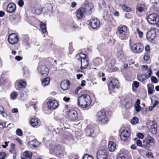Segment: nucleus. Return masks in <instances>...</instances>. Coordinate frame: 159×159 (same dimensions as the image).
I'll return each instance as SVG.
<instances>
[{
	"instance_id": "nucleus-1",
	"label": "nucleus",
	"mask_w": 159,
	"mask_h": 159,
	"mask_svg": "<svg viewBox=\"0 0 159 159\" xmlns=\"http://www.w3.org/2000/svg\"><path fill=\"white\" fill-rule=\"evenodd\" d=\"M93 6L91 3H88L82 6L76 11V17L78 19H81L87 14L91 13Z\"/></svg>"
},
{
	"instance_id": "nucleus-2",
	"label": "nucleus",
	"mask_w": 159,
	"mask_h": 159,
	"mask_svg": "<svg viewBox=\"0 0 159 159\" xmlns=\"http://www.w3.org/2000/svg\"><path fill=\"white\" fill-rule=\"evenodd\" d=\"M92 102L89 95L84 94L79 96L77 99V105L82 108H88Z\"/></svg>"
},
{
	"instance_id": "nucleus-3",
	"label": "nucleus",
	"mask_w": 159,
	"mask_h": 159,
	"mask_svg": "<svg viewBox=\"0 0 159 159\" xmlns=\"http://www.w3.org/2000/svg\"><path fill=\"white\" fill-rule=\"evenodd\" d=\"M155 143L154 138L150 136H147L143 140V148L147 149L150 148L151 144H154Z\"/></svg>"
},
{
	"instance_id": "nucleus-4",
	"label": "nucleus",
	"mask_w": 159,
	"mask_h": 159,
	"mask_svg": "<svg viewBox=\"0 0 159 159\" xmlns=\"http://www.w3.org/2000/svg\"><path fill=\"white\" fill-rule=\"evenodd\" d=\"M97 117L98 120L101 121L102 123L105 124L108 121V119L104 110H101L97 112Z\"/></svg>"
},
{
	"instance_id": "nucleus-5",
	"label": "nucleus",
	"mask_w": 159,
	"mask_h": 159,
	"mask_svg": "<svg viewBox=\"0 0 159 159\" xmlns=\"http://www.w3.org/2000/svg\"><path fill=\"white\" fill-rule=\"evenodd\" d=\"M147 20L151 24H154L159 22V16L156 14L149 15L147 17Z\"/></svg>"
},
{
	"instance_id": "nucleus-6",
	"label": "nucleus",
	"mask_w": 159,
	"mask_h": 159,
	"mask_svg": "<svg viewBox=\"0 0 159 159\" xmlns=\"http://www.w3.org/2000/svg\"><path fill=\"white\" fill-rule=\"evenodd\" d=\"M66 114L68 118L70 120H75L78 118L77 112L74 110H69L66 112Z\"/></svg>"
},
{
	"instance_id": "nucleus-7",
	"label": "nucleus",
	"mask_w": 159,
	"mask_h": 159,
	"mask_svg": "<svg viewBox=\"0 0 159 159\" xmlns=\"http://www.w3.org/2000/svg\"><path fill=\"white\" fill-rule=\"evenodd\" d=\"M50 152L54 154H56L58 155H61L63 154L64 152V148L60 145L54 146L50 149Z\"/></svg>"
},
{
	"instance_id": "nucleus-8",
	"label": "nucleus",
	"mask_w": 159,
	"mask_h": 159,
	"mask_svg": "<svg viewBox=\"0 0 159 159\" xmlns=\"http://www.w3.org/2000/svg\"><path fill=\"white\" fill-rule=\"evenodd\" d=\"M39 73L41 75L46 76L48 75L49 70L46 66L44 65H39L37 68Z\"/></svg>"
},
{
	"instance_id": "nucleus-9",
	"label": "nucleus",
	"mask_w": 159,
	"mask_h": 159,
	"mask_svg": "<svg viewBox=\"0 0 159 159\" xmlns=\"http://www.w3.org/2000/svg\"><path fill=\"white\" fill-rule=\"evenodd\" d=\"M143 48L144 46L142 43H137L132 46V51L134 53H139L143 51Z\"/></svg>"
},
{
	"instance_id": "nucleus-10",
	"label": "nucleus",
	"mask_w": 159,
	"mask_h": 159,
	"mask_svg": "<svg viewBox=\"0 0 159 159\" xmlns=\"http://www.w3.org/2000/svg\"><path fill=\"white\" fill-rule=\"evenodd\" d=\"M130 135V130L129 128L127 127L124 129L120 135L121 139L125 141L127 140Z\"/></svg>"
},
{
	"instance_id": "nucleus-11",
	"label": "nucleus",
	"mask_w": 159,
	"mask_h": 159,
	"mask_svg": "<svg viewBox=\"0 0 159 159\" xmlns=\"http://www.w3.org/2000/svg\"><path fill=\"white\" fill-rule=\"evenodd\" d=\"M156 28H152L148 31L147 33L146 37L148 40L151 41L155 38L156 35Z\"/></svg>"
},
{
	"instance_id": "nucleus-12",
	"label": "nucleus",
	"mask_w": 159,
	"mask_h": 159,
	"mask_svg": "<svg viewBox=\"0 0 159 159\" xmlns=\"http://www.w3.org/2000/svg\"><path fill=\"white\" fill-rule=\"evenodd\" d=\"M48 108L50 109H56L59 106L58 102L55 100L50 99L47 102Z\"/></svg>"
},
{
	"instance_id": "nucleus-13",
	"label": "nucleus",
	"mask_w": 159,
	"mask_h": 159,
	"mask_svg": "<svg viewBox=\"0 0 159 159\" xmlns=\"http://www.w3.org/2000/svg\"><path fill=\"white\" fill-rule=\"evenodd\" d=\"M119 84V82L117 79L115 78L112 79L108 85L109 89L112 90L116 88H117Z\"/></svg>"
},
{
	"instance_id": "nucleus-14",
	"label": "nucleus",
	"mask_w": 159,
	"mask_h": 159,
	"mask_svg": "<svg viewBox=\"0 0 159 159\" xmlns=\"http://www.w3.org/2000/svg\"><path fill=\"white\" fill-rule=\"evenodd\" d=\"M8 40L10 43L14 44L17 43L18 40V37L15 34H11L9 36Z\"/></svg>"
},
{
	"instance_id": "nucleus-15",
	"label": "nucleus",
	"mask_w": 159,
	"mask_h": 159,
	"mask_svg": "<svg viewBox=\"0 0 159 159\" xmlns=\"http://www.w3.org/2000/svg\"><path fill=\"white\" fill-rule=\"evenodd\" d=\"M97 159H107V152L105 149L99 150L97 155Z\"/></svg>"
},
{
	"instance_id": "nucleus-16",
	"label": "nucleus",
	"mask_w": 159,
	"mask_h": 159,
	"mask_svg": "<svg viewBox=\"0 0 159 159\" xmlns=\"http://www.w3.org/2000/svg\"><path fill=\"white\" fill-rule=\"evenodd\" d=\"M15 87L16 89H24L26 85V83L25 81L22 80H17L15 83Z\"/></svg>"
},
{
	"instance_id": "nucleus-17",
	"label": "nucleus",
	"mask_w": 159,
	"mask_h": 159,
	"mask_svg": "<svg viewBox=\"0 0 159 159\" xmlns=\"http://www.w3.org/2000/svg\"><path fill=\"white\" fill-rule=\"evenodd\" d=\"M89 24L92 28L96 29L99 27L100 23L97 18H93L90 20Z\"/></svg>"
},
{
	"instance_id": "nucleus-18",
	"label": "nucleus",
	"mask_w": 159,
	"mask_h": 159,
	"mask_svg": "<svg viewBox=\"0 0 159 159\" xmlns=\"http://www.w3.org/2000/svg\"><path fill=\"white\" fill-rule=\"evenodd\" d=\"M80 62L81 64V68L82 69H85L88 66L89 64V58L86 57V55H85L84 57L82 58L80 60Z\"/></svg>"
},
{
	"instance_id": "nucleus-19",
	"label": "nucleus",
	"mask_w": 159,
	"mask_h": 159,
	"mask_svg": "<svg viewBox=\"0 0 159 159\" xmlns=\"http://www.w3.org/2000/svg\"><path fill=\"white\" fill-rule=\"evenodd\" d=\"M118 33L119 36H120L121 39H124L121 37L120 35H123L126 34L127 31V28L125 25H123L119 27L117 29Z\"/></svg>"
},
{
	"instance_id": "nucleus-20",
	"label": "nucleus",
	"mask_w": 159,
	"mask_h": 159,
	"mask_svg": "<svg viewBox=\"0 0 159 159\" xmlns=\"http://www.w3.org/2000/svg\"><path fill=\"white\" fill-rule=\"evenodd\" d=\"M149 125L151 127L150 130L153 134H156L157 131V125L155 121H151L149 122Z\"/></svg>"
},
{
	"instance_id": "nucleus-21",
	"label": "nucleus",
	"mask_w": 159,
	"mask_h": 159,
	"mask_svg": "<svg viewBox=\"0 0 159 159\" xmlns=\"http://www.w3.org/2000/svg\"><path fill=\"white\" fill-rule=\"evenodd\" d=\"M7 11L9 13H12L15 11L16 9V6L14 3H10L7 7Z\"/></svg>"
},
{
	"instance_id": "nucleus-22",
	"label": "nucleus",
	"mask_w": 159,
	"mask_h": 159,
	"mask_svg": "<svg viewBox=\"0 0 159 159\" xmlns=\"http://www.w3.org/2000/svg\"><path fill=\"white\" fill-rule=\"evenodd\" d=\"M70 83L68 80H64L61 82V87L63 90H68L70 87Z\"/></svg>"
},
{
	"instance_id": "nucleus-23",
	"label": "nucleus",
	"mask_w": 159,
	"mask_h": 159,
	"mask_svg": "<svg viewBox=\"0 0 159 159\" xmlns=\"http://www.w3.org/2000/svg\"><path fill=\"white\" fill-rule=\"evenodd\" d=\"M28 143L31 147L34 148L37 147L40 144V143L36 139L30 141Z\"/></svg>"
},
{
	"instance_id": "nucleus-24",
	"label": "nucleus",
	"mask_w": 159,
	"mask_h": 159,
	"mask_svg": "<svg viewBox=\"0 0 159 159\" xmlns=\"http://www.w3.org/2000/svg\"><path fill=\"white\" fill-rule=\"evenodd\" d=\"M86 135L88 136H92V135L94 132L93 129L89 126H87L85 129Z\"/></svg>"
},
{
	"instance_id": "nucleus-25",
	"label": "nucleus",
	"mask_w": 159,
	"mask_h": 159,
	"mask_svg": "<svg viewBox=\"0 0 159 159\" xmlns=\"http://www.w3.org/2000/svg\"><path fill=\"white\" fill-rule=\"evenodd\" d=\"M39 122V119L36 118H34L30 120V124L33 127H35L38 125Z\"/></svg>"
},
{
	"instance_id": "nucleus-26",
	"label": "nucleus",
	"mask_w": 159,
	"mask_h": 159,
	"mask_svg": "<svg viewBox=\"0 0 159 159\" xmlns=\"http://www.w3.org/2000/svg\"><path fill=\"white\" fill-rule=\"evenodd\" d=\"M119 6L121 7L122 9L125 11L129 12L132 11V9L130 7L124 4H120L119 5Z\"/></svg>"
},
{
	"instance_id": "nucleus-27",
	"label": "nucleus",
	"mask_w": 159,
	"mask_h": 159,
	"mask_svg": "<svg viewBox=\"0 0 159 159\" xmlns=\"http://www.w3.org/2000/svg\"><path fill=\"white\" fill-rule=\"evenodd\" d=\"M109 149L110 151H114L116 149V145L115 143L112 141H110L108 144Z\"/></svg>"
},
{
	"instance_id": "nucleus-28",
	"label": "nucleus",
	"mask_w": 159,
	"mask_h": 159,
	"mask_svg": "<svg viewBox=\"0 0 159 159\" xmlns=\"http://www.w3.org/2000/svg\"><path fill=\"white\" fill-rule=\"evenodd\" d=\"M32 154V152L28 151H25L23 153L24 156L26 159H31Z\"/></svg>"
},
{
	"instance_id": "nucleus-29",
	"label": "nucleus",
	"mask_w": 159,
	"mask_h": 159,
	"mask_svg": "<svg viewBox=\"0 0 159 159\" xmlns=\"http://www.w3.org/2000/svg\"><path fill=\"white\" fill-rule=\"evenodd\" d=\"M145 9V6L143 4L138 5L136 8V11L140 12H143Z\"/></svg>"
},
{
	"instance_id": "nucleus-30",
	"label": "nucleus",
	"mask_w": 159,
	"mask_h": 159,
	"mask_svg": "<svg viewBox=\"0 0 159 159\" xmlns=\"http://www.w3.org/2000/svg\"><path fill=\"white\" fill-rule=\"evenodd\" d=\"M50 80V78L48 77L44 79L42 82V84L44 86L48 85L49 84Z\"/></svg>"
},
{
	"instance_id": "nucleus-31",
	"label": "nucleus",
	"mask_w": 159,
	"mask_h": 159,
	"mask_svg": "<svg viewBox=\"0 0 159 159\" xmlns=\"http://www.w3.org/2000/svg\"><path fill=\"white\" fill-rule=\"evenodd\" d=\"M23 71L24 76L25 77H27L29 75V71L27 67L26 66L23 67Z\"/></svg>"
},
{
	"instance_id": "nucleus-32",
	"label": "nucleus",
	"mask_w": 159,
	"mask_h": 159,
	"mask_svg": "<svg viewBox=\"0 0 159 159\" xmlns=\"http://www.w3.org/2000/svg\"><path fill=\"white\" fill-rule=\"evenodd\" d=\"M102 62V60L99 57L97 58L93 61V63L96 66H98L101 65Z\"/></svg>"
},
{
	"instance_id": "nucleus-33",
	"label": "nucleus",
	"mask_w": 159,
	"mask_h": 159,
	"mask_svg": "<svg viewBox=\"0 0 159 159\" xmlns=\"http://www.w3.org/2000/svg\"><path fill=\"white\" fill-rule=\"evenodd\" d=\"M124 54L122 51H120L118 52L116 54V57L119 60H121L124 57Z\"/></svg>"
},
{
	"instance_id": "nucleus-34",
	"label": "nucleus",
	"mask_w": 159,
	"mask_h": 159,
	"mask_svg": "<svg viewBox=\"0 0 159 159\" xmlns=\"http://www.w3.org/2000/svg\"><path fill=\"white\" fill-rule=\"evenodd\" d=\"M64 134V138L68 140H70L72 138V135L67 131L65 132Z\"/></svg>"
},
{
	"instance_id": "nucleus-35",
	"label": "nucleus",
	"mask_w": 159,
	"mask_h": 159,
	"mask_svg": "<svg viewBox=\"0 0 159 159\" xmlns=\"http://www.w3.org/2000/svg\"><path fill=\"white\" fill-rule=\"evenodd\" d=\"M137 78L139 81L142 82L145 80L146 77L145 75L139 74L137 75Z\"/></svg>"
},
{
	"instance_id": "nucleus-36",
	"label": "nucleus",
	"mask_w": 159,
	"mask_h": 159,
	"mask_svg": "<svg viewBox=\"0 0 159 159\" xmlns=\"http://www.w3.org/2000/svg\"><path fill=\"white\" fill-rule=\"evenodd\" d=\"M40 28L43 33L47 32L46 25L41 22L40 24Z\"/></svg>"
},
{
	"instance_id": "nucleus-37",
	"label": "nucleus",
	"mask_w": 159,
	"mask_h": 159,
	"mask_svg": "<svg viewBox=\"0 0 159 159\" xmlns=\"http://www.w3.org/2000/svg\"><path fill=\"white\" fill-rule=\"evenodd\" d=\"M117 159H129L128 156L125 154H120Z\"/></svg>"
},
{
	"instance_id": "nucleus-38",
	"label": "nucleus",
	"mask_w": 159,
	"mask_h": 159,
	"mask_svg": "<svg viewBox=\"0 0 159 159\" xmlns=\"http://www.w3.org/2000/svg\"><path fill=\"white\" fill-rule=\"evenodd\" d=\"M132 101L131 100H130L127 102L125 105V107L126 109H129L130 108L132 105Z\"/></svg>"
},
{
	"instance_id": "nucleus-39",
	"label": "nucleus",
	"mask_w": 159,
	"mask_h": 159,
	"mask_svg": "<svg viewBox=\"0 0 159 159\" xmlns=\"http://www.w3.org/2000/svg\"><path fill=\"white\" fill-rule=\"evenodd\" d=\"M139 121V119L137 117H134L131 120V122L133 125H135L137 124Z\"/></svg>"
},
{
	"instance_id": "nucleus-40",
	"label": "nucleus",
	"mask_w": 159,
	"mask_h": 159,
	"mask_svg": "<svg viewBox=\"0 0 159 159\" xmlns=\"http://www.w3.org/2000/svg\"><path fill=\"white\" fill-rule=\"evenodd\" d=\"M85 55H86L83 53H80L77 55L76 58L78 60H80V59L81 60L82 58L84 57Z\"/></svg>"
},
{
	"instance_id": "nucleus-41",
	"label": "nucleus",
	"mask_w": 159,
	"mask_h": 159,
	"mask_svg": "<svg viewBox=\"0 0 159 159\" xmlns=\"http://www.w3.org/2000/svg\"><path fill=\"white\" fill-rule=\"evenodd\" d=\"M11 148L10 149V152L13 153H16L15 151V145L13 143H11Z\"/></svg>"
},
{
	"instance_id": "nucleus-42",
	"label": "nucleus",
	"mask_w": 159,
	"mask_h": 159,
	"mask_svg": "<svg viewBox=\"0 0 159 159\" xmlns=\"http://www.w3.org/2000/svg\"><path fill=\"white\" fill-rule=\"evenodd\" d=\"M0 112L1 114L3 116H7L5 111H4V109L3 107L1 105H0Z\"/></svg>"
},
{
	"instance_id": "nucleus-43",
	"label": "nucleus",
	"mask_w": 159,
	"mask_h": 159,
	"mask_svg": "<svg viewBox=\"0 0 159 159\" xmlns=\"http://www.w3.org/2000/svg\"><path fill=\"white\" fill-rule=\"evenodd\" d=\"M17 96V93L16 92H14L11 94V97L12 99H15Z\"/></svg>"
},
{
	"instance_id": "nucleus-44",
	"label": "nucleus",
	"mask_w": 159,
	"mask_h": 159,
	"mask_svg": "<svg viewBox=\"0 0 159 159\" xmlns=\"http://www.w3.org/2000/svg\"><path fill=\"white\" fill-rule=\"evenodd\" d=\"M147 73L148 74H145V75H146V78H148L151 76L152 75V71L151 69L150 68L148 69L147 71Z\"/></svg>"
},
{
	"instance_id": "nucleus-45",
	"label": "nucleus",
	"mask_w": 159,
	"mask_h": 159,
	"mask_svg": "<svg viewBox=\"0 0 159 159\" xmlns=\"http://www.w3.org/2000/svg\"><path fill=\"white\" fill-rule=\"evenodd\" d=\"M42 8H39L35 10L34 13L36 15H39L42 12Z\"/></svg>"
},
{
	"instance_id": "nucleus-46",
	"label": "nucleus",
	"mask_w": 159,
	"mask_h": 159,
	"mask_svg": "<svg viewBox=\"0 0 159 159\" xmlns=\"http://www.w3.org/2000/svg\"><path fill=\"white\" fill-rule=\"evenodd\" d=\"M16 134L19 136H21L23 135V132L20 129H18L16 131Z\"/></svg>"
},
{
	"instance_id": "nucleus-47",
	"label": "nucleus",
	"mask_w": 159,
	"mask_h": 159,
	"mask_svg": "<svg viewBox=\"0 0 159 159\" xmlns=\"http://www.w3.org/2000/svg\"><path fill=\"white\" fill-rule=\"evenodd\" d=\"M83 159H93V158L92 156L86 154L83 157Z\"/></svg>"
},
{
	"instance_id": "nucleus-48",
	"label": "nucleus",
	"mask_w": 159,
	"mask_h": 159,
	"mask_svg": "<svg viewBox=\"0 0 159 159\" xmlns=\"http://www.w3.org/2000/svg\"><path fill=\"white\" fill-rule=\"evenodd\" d=\"M137 145L139 147H141L143 148V142H142L140 140H138L136 142Z\"/></svg>"
},
{
	"instance_id": "nucleus-49",
	"label": "nucleus",
	"mask_w": 159,
	"mask_h": 159,
	"mask_svg": "<svg viewBox=\"0 0 159 159\" xmlns=\"http://www.w3.org/2000/svg\"><path fill=\"white\" fill-rule=\"evenodd\" d=\"M136 30L137 33L139 34V37L140 38H141L143 36V33L142 32L140 31L139 29H137Z\"/></svg>"
},
{
	"instance_id": "nucleus-50",
	"label": "nucleus",
	"mask_w": 159,
	"mask_h": 159,
	"mask_svg": "<svg viewBox=\"0 0 159 159\" xmlns=\"http://www.w3.org/2000/svg\"><path fill=\"white\" fill-rule=\"evenodd\" d=\"M151 81L154 83H156L157 82V79L155 76H152L151 77Z\"/></svg>"
},
{
	"instance_id": "nucleus-51",
	"label": "nucleus",
	"mask_w": 159,
	"mask_h": 159,
	"mask_svg": "<svg viewBox=\"0 0 159 159\" xmlns=\"http://www.w3.org/2000/svg\"><path fill=\"white\" fill-rule=\"evenodd\" d=\"M144 60L145 61H148L149 59V56L148 53H145L143 57Z\"/></svg>"
},
{
	"instance_id": "nucleus-52",
	"label": "nucleus",
	"mask_w": 159,
	"mask_h": 159,
	"mask_svg": "<svg viewBox=\"0 0 159 159\" xmlns=\"http://www.w3.org/2000/svg\"><path fill=\"white\" fill-rule=\"evenodd\" d=\"M24 2L23 0H19L18 1V4L19 6L22 7L24 4Z\"/></svg>"
},
{
	"instance_id": "nucleus-53",
	"label": "nucleus",
	"mask_w": 159,
	"mask_h": 159,
	"mask_svg": "<svg viewBox=\"0 0 159 159\" xmlns=\"http://www.w3.org/2000/svg\"><path fill=\"white\" fill-rule=\"evenodd\" d=\"M6 154L4 152L0 153V159H4Z\"/></svg>"
},
{
	"instance_id": "nucleus-54",
	"label": "nucleus",
	"mask_w": 159,
	"mask_h": 159,
	"mask_svg": "<svg viewBox=\"0 0 159 159\" xmlns=\"http://www.w3.org/2000/svg\"><path fill=\"white\" fill-rule=\"evenodd\" d=\"M135 108L136 111L139 112L141 110V107L140 105L134 106Z\"/></svg>"
},
{
	"instance_id": "nucleus-55",
	"label": "nucleus",
	"mask_w": 159,
	"mask_h": 159,
	"mask_svg": "<svg viewBox=\"0 0 159 159\" xmlns=\"http://www.w3.org/2000/svg\"><path fill=\"white\" fill-rule=\"evenodd\" d=\"M139 83L136 81H134L133 83V85H134V87L136 88H137L139 86Z\"/></svg>"
},
{
	"instance_id": "nucleus-56",
	"label": "nucleus",
	"mask_w": 159,
	"mask_h": 159,
	"mask_svg": "<svg viewBox=\"0 0 159 159\" xmlns=\"http://www.w3.org/2000/svg\"><path fill=\"white\" fill-rule=\"evenodd\" d=\"M137 136L139 138L141 139H143L144 137V135L143 134L141 133H139L137 135Z\"/></svg>"
},
{
	"instance_id": "nucleus-57",
	"label": "nucleus",
	"mask_w": 159,
	"mask_h": 159,
	"mask_svg": "<svg viewBox=\"0 0 159 159\" xmlns=\"http://www.w3.org/2000/svg\"><path fill=\"white\" fill-rule=\"evenodd\" d=\"M148 91L149 94H152V93L153 91L152 88L150 87H148Z\"/></svg>"
},
{
	"instance_id": "nucleus-58",
	"label": "nucleus",
	"mask_w": 159,
	"mask_h": 159,
	"mask_svg": "<svg viewBox=\"0 0 159 159\" xmlns=\"http://www.w3.org/2000/svg\"><path fill=\"white\" fill-rule=\"evenodd\" d=\"M22 59V57L19 56H16L15 58V59L18 61H20Z\"/></svg>"
},
{
	"instance_id": "nucleus-59",
	"label": "nucleus",
	"mask_w": 159,
	"mask_h": 159,
	"mask_svg": "<svg viewBox=\"0 0 159 159\" xmlns=\"http://www.w3.org/2000/svg\"><path fill=\"white\" fill-rule=\"evenodd\" d=\"M70 98H67L66 97H64L63 98V100L66 102H68L70 100Z\"/></svg>"
},
{
	"instance_id": "nucleus-60",
	"label": "nucleus",
	"mask_w": 159,
	"mask_h": 159,
	"mask_svg": "<svg viewBox=\"0 0 159 159\" xmlns=\"http://www.w3.org/2000/svg\"><path fill=\"white\" fill-rule=\"evenodd\" d=\"M5 80V79L4 78H2L0 79V84H3Z\"/></svg>"
},
{
	"instance_id": "nucleus-61",
	"label": "nucleus",
	"mask_w": 159,
	"mask_h": 159,
	"mask_svg": "<svg viewBox=\"0 0 159 159\" xmlns=\"http://www.w3.org/2000/svg\"><path fill=\"white\" fill-rule=\"evenodd\" d=\"M146 155L147 157L149 158L153 157L152 154L151 152H148V153H147Z\"/></svg>"
},
{
	"instance_id": "nucleus-62",
	"label": "nucleus",
	"mask_w": 159,
	"mask_h": 159,
	"mask_svg": "<svg viewBox=\"0 0 159 159\" xmlns=\"http://www.w3.org/2000/svg\"><path fill=\"white\" fill-rule=\"evenodd\" d=\"M9 143V141H8V142L5 141V145H2V147L4 148H6L8 146V144Z\"/></svg>"
},
{
	"instance_id": "nucleus-63",
	"label": "nucleus",
	"mask_w": 159,
	"mask_h": 159,
	"mask_svg": "<svg viewBox=\"0 0 159 159\" xmlns=\"http://www.w3.org/2000/svg\"><path fill=\"white\" fill-rule=\"evenodd\" d=\"M145 50L147 52H148L150 50V47L148 45H147L145 47Z\"/></svg>"
},
{
	"instance_id": "nucleus-64",
	"label": "nucleus",
	"mask_w": 159,
	"mask_h": 159,
	"mask_svg": "<svg viewBox=\"0 0 159 159\" xmlns=\"http://www.w3.org/2000/svg\"><path fill=\"white\" fill-rule=\"evenodd\" d=\"M16 140L20 144H22V141L21 139L19 138H17Z\"/></svg>"
}]
</instances>
